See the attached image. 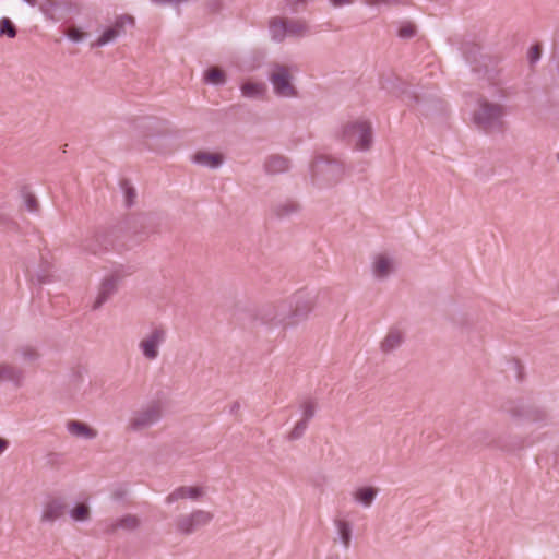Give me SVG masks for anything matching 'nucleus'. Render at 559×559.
<instances>
[{"label": "nucleus", "instance_id": "nucleus-20", "mask_svg": "<svg viewBox=\"0 0 559 559\" xmlns=\"http://www.w3.org/2000/svg\"><path fill=\"white\" fill-rule=\"evenodd\" d=\"M139 525L140 520L138 519V516L133 514H127L118 519L116 522L111 523L106 531L108 534H114L118 528L126 531H134L139 527Z\"/></svg>", "mask_w": 559, "mask_h": 559}, {"label": "nucleus", "instance_id": "nucleus-34", "mask_svg": "<svg viewBox=\"0 0 559 559\" xmlns=\"http://www.w3.org/2000/svg\"><path fill=\"white\" fill-rule=\"evenodd\" d=\"M117 32L114 31L111 26L107 27L102 35L96 39V41L92 43V47H103L108 44L115 43L118 39Z\"/></svg>", "mask_w": 559, "mask_h": 559}, {"label": "nucleus", "instance_id": "nucleus-40", "mask_svg": "<svg viewBox=\"0 0 559 559\" xmlns=\"http://www.w3.org/2000/svg\"><path fill=\"white\" fill-rule=\"evenodd\" d=\"M307 428H308V423L300 419L295 425V427L292 429V431L288 433V436H287L288 440L295 441V440L300 439L305 435V431L307 430Z\"/></svg>", "mask_w": 559, "mask_h": 559}, {"label": "nucleus", "instance_id": "nucleus-21", "mask_svg": "<svg viewBox=\"0 0 559 559\" xmlns=\"http://www.w3.org/2000/svg\"><path fill=\"white\" fill-rule=\"evenodd\" d=\"M300 211V204L294 200H286L273 206V213L277 218H288Z\"/></svg>", "mask_w": 559, "mask_h": 559}, {"label": "nucleus", "instance_id": "nucleus-22", "mask_svg": "<svg viewBox=\"0 0 559 559\" xmlns=\"http://www.w3.org/2000/svg\"><path fill=\"white\" fill-rule=\"evenodd\" d=\"M403 342V333L397 329H391L384 340L381 342V350L383 353H391L399 348Z\"/></svg>", "mask_w": 559, "mask_h": 559}, {"label": "nucleus", "instance_id": "nucleus-31", "mask_svg": "<svg viewBox=\"0 0 559 559\" xmlns=\"http://www.w3.org/2000/svg\"><path fill=\"white\" fill-rule=\"evenodd\" d=\"M373 272L377 277H386L391 272V260L384 255L378 257L374 262Z\"/></svg>", "mask_w": 559, "mask_h": 559}, {"label": "nucleus", "instance_id": "nucleus-54", "mask_svg": "<svg viewBox=\"0 0 559 559\" xmlns=\"http://www.w3.org/2000/svg\"><path fill=\"white\" fill-rule=\"evenodd\" d=\"M115 497H116V498H121V497H122V493H121V492H115Z\"/></svg>", "mask_w": 559, "mask_h": 559}, {"label": "nucleus", "instance_id": "nucleus-37", "mask_svg": "<svg viewBox=\"0 0 559 559\" xmlns=\"http://www.w3.org/2000/svg\"><path fill=\"white\" fill-rule=\"evenodd\" d=\"M121 189L123 190V193H124L126 205L128 207H131L134 204L135 198H136L135 189L131 186L130 181L127 179H123L121 181Z\"/></svg>", "mask_w": 559, "mask_h": 559}, {"label": "nucleus", "instance_id": "nucleus-10", "mask_svg": "<svg viewBox=\"0 0 559 559\" xmlns=\"http://www.w3.org/2000/svg\"><path fill=\"white\" fill-rule=\"evenodd\" d=\"M167 330L163 325H153L150 333L139 343L142 355L147 360H155L159 355V347L166 342Z\"/></svg>", "mask_w": 559, "mask_h": 559}, {"label": "nucleus", "instance_id": "nucleus-6", "mask_svg": "<svg viewBox=\"0 0 559 559\" xmlns=\"http://www.w3.org/2000/svg\"><path fill=\"white\" fill-rule=\"evenodd\" d=\"M286 301L288 305L287 318L289 326L305 321L314 306V297L305 290L295 293L290 299Z\"/></svg>", "mask_w": 559, "mask_h": 559}, {"label": "nucleus", "instance_id": "nucleus-39", "mask_svg": "<svg viewBox=\"0 0 559 559\" xmlns=\"http://www.w3.org/2000/svg\"><path fill=\"white\" fill-rule=\"evenodd\" d=\"M70 516L74 521H86L90 518V509L86 504H78L70 511Z\"/></svg>", "mask_w": 559, "mask_h": 559}, {"label": "nucleus", "instance_id": "nucleus-7", "mask_svg": "<svg viewBox=\"0 0 559 559\" xmlns=\"http://www.w3.org/2000/svg\"><path fill=\"white\" fill-rule=\"evenodd\" d=\"M344 171L345 169L341 162L324 156L317 157L311 166L312 177L321 176L328 186H334L340 182Z\"/></svg>", "mask_w": 559, "mask_h": 559}, {"label": "nucleus", "instance_id": "nucleus-25", "mask_svg": "<svg viewBox=\"0 0 559 559\" xmlns=\"http://www.w3.org/2000/svg\"><path fill=\"white\" fill-rule=\"evenodd\" d=\"M378 495V489L371 486H365L358 488L354 493L356 502L364 507H370Z\"/></svg>", "mask_w": 559, "mask_h": 559}, {"label": "nucleus", "instance_id": "nucleus-24", "mask_svg": "<svg viewBox=\"0 0 559 559\" xmlns=\"http://www.w3.org/2000/svg\"><path fill=\"white\" fill-rule=\"evenodd\" d=\"M242 96L247 98H263L266 92V85L262 82H245L241 87Z\"/></svg>", "mask_w": 559, "mask_h": 559}, {"label": "nucleus", "instance_id": "nucleus-18", "mask_svg": "<svg viewBox=\"0 0 559 559\" xmlns=\"http://www.w3.org/2000/svg\"><path fill=\"white\" fill-rule=\"evenodd\" d=\"M289 169V160L282 155H271L264 162V170L270 175H277Z\"/></svg>", "mask_w": 559, "mask_h": 559}, {"label": "nucleus", "instance_id": "nucleus-47", "mask_svg": "<svg viewBox=\"0 0 559 559\" xmlns=\"http://www.w3.org/2000/svg\"><path fill=\"white\" fill-rule=\"evenodd\" d=\"M59 459H60V455H59L58 453H53V452H52V453H49V454L47 455V462H48L49 464H51V465H52V464H57V463H58V461H59Z\"/></svg>", "mask_w": 559, "mask_h": 559}, {"label": "nucleus", "instance_id": "nucleus-27", "mask_svg": "<svg viewBox=\"0 0 559 559\" xmlns=\"http://www.w3.org/2000/svg\"><path fill=\"white\" fill-rule=\"evenodd\" d=\"M308 32L309 28L305 21L286 19V36L302 37Z\"/></svg>", "mask_w": 559, "mask_h": 559}, {"label": "nucleus", "instance_id": "nucleus-44", "mask_svg": "<svg viewBox=\"0 0 559 559\" xmlns=\"http://www.w3.org/2000/svg\"><path fill=\"white\" fill-rule=\"evenodd\" d=\"M366 4L368 5H391V4H397V3H405L406 0H364Z\"/></svg>", "mask_w": 559, "mask_h": 559}, {"label": "nucleus", "instance_id": "nucleus-23", "mask_svg": "<svg viewBox=\"0 0 559 559\" xmlns=\"http://www.w3.org/2000/svg\"><path fill=\"white\" fill-rule=\"evenodd\" d=\"M67 429L70 433L85 439H94L97 436L96 430L79 420H69L67 423Z\"/></svg>", "mask_w": 559, "mask_h": 559}, {"label": "nucleus", "instance_id": "nucleus-2", "mask_svg": "<svg viewBox=\"0 0 559 559\" xmlns=\"http://www.w3.org/2000/svg\"><path fill=\"white\" fill-rule=\"evenodd\" d=\"M507 106L490 102L485 97L477 100V108L473 112V123L477 130L485 134H503L507 130Z\"/></svg>", "mask_w": 559, "mask_h": 559}, {"label": "nucleus", "instance_id": "nucleus-33", "mask_svg": "<svg viewBox=\"0 0 559 559\" xmlns=\"http://www.w3.org/2000/svg\"><path fill=\"white\" fill-rule=\"evenodd\" d=\"M59 9V3L57 0H43L39 3L40 12L48 19L53 22L58 21L55 16L56 11Z\"/></svg>", "mask_w": 559, "mask_h": 559}, {"label": "nucleus", "instance_id": "nucleus-28", "mask_svg": "<svg viewBox=\"0 0 559 559\" xmlns=\"http://www.w3.org/2000/svg\"><path fill=\"white\" fill-rule=\"evenodd\" d=\"M340 540L345 549L349 548L352 542V526L347 521H335Z\"/></svg>", "mask_w": 559, "mask_h": 559}, {"label": "nucleus", "instance_id": "nucleus-35", "mask_svg": "<svg viewBox=\"0 0 559 559\" xmlns=\"http://www.w3.org/2000/svg\"><path fill=\"white\" fill-rule=\"evenodd\" d=\"M22 197L24 198V205L29 213H38L39 204L36 197L31 193L26 187L21 190Z\"/></svg>", "mask_w": 559, "mask_h": 559}, {"label": "nucleus", "instance_id": "nucleus-4", "mask_svg": "<svg viewBox=\"0 0 559 559\" xmlns=\"http://www.w3.org/2000/svg\"><path fill=\"white\" fill-rule=\"evenodd\" d=\"M502 409L514 420L535 424L538 427H545L551 423L547 411L537 405L508 401L503 404Z\"/></svg>", "mask_w": 559, "mask_h": 559}, {"label": "nucleus", "instance_id": "nucleus-29", "mask_svg": "<svg viewBox=\"0 0 559 559\" xmlns=\"http://www.w3.org/2000/svg\"><path fill=\"white\" fill-rule=\"evenodd\" d=\"M134 26V17L128 14L119 15L111 25L118 37L126 35L127 27Z\"/></svg>", "mask_w": 559, "mask_h": 559}, {"label": "nucleus", "instance_id": "nucleus-38", "mask_svg": "<svg viewBox=\"0 0 559 559\" xmlns=\"http://www.w3.org/2000/svg\"><path fill=\"white\" fill-rule=\"evenodd\" d=\"M300 408L302 411L301 420L309 423L314 417L317 404L313 400L308 399L301 403Z\"/></svg>", "mask_w": 559, "mask_h": 559}, {"label": "nucleus", "instance_id": "nucleus-16", "mask_svg": "<svg viewBox=\"0 0 559 559\" xmlns=\"http://www.w3.org/2000/svg\"><path fill=\"white\" fill-rule=\"evenodd\" d=\"M192 160L200 166L207 167L210 169H217L224 163V155L222 153L199 151L193 155Z\"/></svg>", "mask_w": 559, "mask_h": 559}, {"label": "nucleus", "instance_id": "nucleus-30", "mask_svg": "<svg viewBox=\"0 0 559 559\" xmlns=\"http://www.w3.org/2000/svg\"><path fill=\"white\" fill-rule=\"evenodd\" d=\"M204 81L212 85H224L226 83V75L223 70L212 67L206 70Z\"/></svg>", "mask_w": 559, "mask_h": 559}, {"label": "nucleus", "instance_id": "nucleus-1", "mask_svg": "<svg viewBox=\"0 0 559 559\" xmlns=\"http://www.w3.org/2000/svg\"><path fill=\"white\" fill-rule=\"evenodd\" d=\"M143 217L128 218L109 227L97 228L91 237L82 241V249L92 254L109 251L122 252L143 241L147 234L139 228Z\"/></svg>", "mask_w": 559, "mask_h": 559}, {"label": "nucleus", "instance_id": "nucleus-36", "mask_svg": "<svg viewBox=\"0 0 559 559\" xmlns=\"http://www.w3.org/2000/svg\"><path fill=\"white\" fill-rule=\"evenodd\" d=\"M17 34V29L14 23L9 17H2L0 20V35L8 38H14Z\"/></svg>", "mask_w": 559, "mask_h": 559}, {"label": "nucleus", "instance_id": "nucleus-50", "mask_svg": "<svg viewBox=\"0 0 559 559\" xmlns=\"http://www.w3.org/2000/svg\"><path fill=\"white\" fill-rule=\"evenodd\" d=\"M37 280H38L39 284H46L51 281L49 275H44V274H38Z\"/></svg>", "mask_w": 559, "mask_h": 559}, {"label": "nucleus", "instance_id": "nucleus-12", "mask_svg": "<svg viewBox=\"0 0 559 559\" xmlns=\"http://www.w3.org/2000/svg\"><path fill=\"white\" fill-rule=\"evenodd\" d=\"M269 79L276 95L282 97L297 96V90L292 83L293 76L285 66L275 64Z\"/></svg>", "mask_w": 559, "mask_h": 559}, {"label": "nucleus", "instance_id": "nucleus-14", "mask_svg": "<svg viewBox=\"0 0 559 559\" xmlns=\"http://www.w3.org/2000/svg\"><path fill=\"white\" fill-rule=\"evenodd\" d=\"M24 380V369L9 361L0 362V384L11 383L15 389H19L23 385Z\"/></svg>", "mask_w": 559, "mask_h": 559}, {"label": "nucleus", "instance_id": "nucleus-9", "mask_svg": "<svg viewBox=\"0 0 559 559\" xmlns=\"http://www.w3.org/2000/svg\"><path fill=\"white\" fill-rule=\"evenodd\" d=\"M287 310L288 305L287 301L284 300L276 305H265L259 309L255 320L270 328L278 325L286 328L289 326Z\"/></svg>", "mask_w": 559, "mask_h": 559}, {"label": "nucleus", "instance_id": "nucleus-41", "mask_svg": "<svg viewBox=\"0 0 559 559\" xmlns=\"http://www.w3.org/2000/svg\"><path fill=\"white\" fill-rule=\"evenodd\" d=\"M66 36L73 43H80L87 36V34L76 26H71L66 33Z\"/></svg>", "mask_w": 559, "mask_h": 559}, {"label": "nucleus", "instance_id": "nucleus-5", "mask_svg": "<svg viewBox=\"0 0 559 559\" xmlns=\"http://www.w3.org/2000/svg\"><path fill=\"white\" fill-rule=\"evenodd\" d=\"M342 139L348 144H355L360 151H368L372 144V128L368 121H353L342 129Z\"/></svg>", "mask_w": 559, "mask_h": 559}, {"label": "nucleus", "instance_id": "nucleus-48", "mask_svg": "<svg viewBox=\"0 0 559 559\" xmlns=\"http://www.w3.org/2000/svg\"><path fill=\"white\" fill-rule=\"evenodd\" d=\"M334 7H343L353 3L354 0H330Z\"/></svg>", "mask_w": 559, "mask_h": 559}, {"label": "nucleus", "instance_id": "nucleus-55", "mask_svg": "<svg viewBox=\"0 0 559 559\" xmlns=\"http://www.w3.org/2000/svg\"><path fill=\"white\" fill-rule=\"evenodd\" d=\"M558 160H559V153H558Z\"/></svg>", "mask_w": 559, "mask_h": 559}, {"label": "nucleus", "instance_id": "nucleus-11", "mask_svg": "<svg viewBox=\"0 0 559 559\" xmlns=\"http://www.w3.org/2000/svg\"><path fill=\"white\" fill-rule=\"evenodd\" d=\"M468 442L469 447L475 450L495 447L506 451H514L523 448V440H518L514 444H507L501 439L496 440L486 429H479L473 432Z\"/></svg>", "mask_w": 559, "mask_h": 559}, {"label": "nucleus", "instance_id": "nucleus-53", "mask_svg": "<svg viewBox=\"0 0 559 559\" xmlns=\"http://www.w3.org/2000/svg\"><path fill=\"white\" fill-rule=\"evenodd\" d=\"M326 559H341V557L338 554H332V555L328 556Z\"/></svg>", "mask_w": 559, "mask_h": 559}, {"label": "nucleus", "instance_id": "nucleus-15", "mask_svg": "<svg viewBox=\"0 0 559 559\" xmlns=\"http://www.w3.org/2000/svg\"><path fill=\"white\" fill-rule=\"evenodd\" d=\"M119 281L120 276L117 274H112L103 280L98 289L97 297L93 304V310L99 309L117 293Z\"/></svg>", "mask_w": 559, "mask_h": 559}, {"label": "nucleus", "instance_id": "nucleus-46", "mask_svg": "<svg viewBox=\"0 0 559 559\" xmlns=\"http://www.w3.org/2000/svg\"><path fill=\"white\" fill-rule=\"evenodd\" d=\"M136 122L139 127L150 128L153 124L154 120L151 117H143L138 119Z\"/></svg>", "mask_w": 559, "mask_h": 559}, {"label": "nucleus", "instance_id": "nucleus-45", "mask_svg": "<svg viewBox=\"0 0 559 559\" xmlns=\"http://www.w3.org/2000/svg\"><path fill=\"white\" fill-rule=\"evenodd\" d=\"M0 225L7 228H13L16 224L11 217L0 211Z\"/></svg>", "mask_w": 559, "mask_h": 559}, {"label": "nucleus", "instance_id": "nucleus-13", "mask_svg": "<svg viewBox=\"0 0 559 559\" xmlns=\"http://www.w3.org/2000/svg\"><path fill=\"white\" fill-rule=\"evenodd\" d=\"M213 519L211 512L204 510H194L190 514H181L176 519L177 531L185 535H190L198 528L207 525Z\"/></svg>", "mask_w": 559, "mask_h": 559}, {"label": "nucleus", "instance_id": "nucleus-17", "mask_svg": "<svg viewBox=\"0 0 559 559\" xmlns=\"http://www.w3.org/2000/svg\"><path fill=\"white\" fill-rule=\"evenodd\" d=\"M66 504L60 499H53L46 503L43 514V522H53L64 514Z\"/></svg>", "mask_w": 559, "mask_h": 559}, {"label": "nucleus", "instance_id": "nucleus-19", "mask_svg": "<svg viewBox=\"0 0 559 559\" xmlns=\"http://www.w3.org/2000/svg\"><path fill=\"white\" fill-rule=\"evenodd\" d=\"M203 490L199 487H186L181 486L175 489L171 493H169L166 498L167 503H173L177 500L185 499V498H191V499H199L202 497Z\"/></svg>", "mask_w": 559, "mask_h": 559}, {"label": "nucleus", "instance_id": "nucleus-32", "mask_svg": "<svg viewBox=\"0 0 559 559\" xmlns=\"http://www.w3.org/2000/svg\"><path fill=\"white\" fill-rule=\"evenodd\" d=\"M14 354L24 362H34L39 358L37 349L29 345H24L15 349Z\"/></svg>", "mask_w": 559, "mask_h": 559}, {"label": "nucleus", "instance_id": "nucleus-52", "mask_svg": "<svg viewBox=\"0 0 559 559\" xmlns=\"http://www.w3.org/2000/svg\"><path fill=\"white\" fill-rule=\"evenodd\" d=\"M25 3H27L28 5L31 7H36L37 5V0H23Z\"/></svg>", "mask_w": 559, "mask_h": 559}, {"label": "nucleus", "instance_id": "nucleus-3", "mask_svg": "<svg viewBox=\"0 0 559 559\" xmlns=\"http://www.w3.org/2000/svg\"><path fill=\"white\" fill-rule=\"evenodd\" d=\"M463 56L472 67V71L478 74L480 79L495 82L498 78L499 70L496 68V61L487 55L480 52L477 44L467 43L462 47Z\"/></svg>", "mask_w": 559, "mask_h": 559}, {"label": "nucleus", "instance_id": "nucleus-42", "mask_svg": "<svg viewBox=\"0 0 559 559\" xmlns=\"http://www.w3.org/2000/svg\"><path fill=\"white\" fill-rule=\"evenodd\" d=\"M416 35V26L412 23H405L399 28V36L403 39L413 38Z\"/></svg>", "mask_w": 559, "mask_h": 559}, {"label": "nucleus", "instance_id": "nucleus-26", "mask_svg": "<svg viewBox=\"0 0 559 559\" xmlns=\"http://www.w3.org/2000/svg\"><path fill=\"white\" fill-rule=\"evenodd\" d=\"M269 31L273 40L281 43L286 37V19L273 17L269 24Z\"/></svg>", "mask_w": 559, "mask_h": 559}, {"label": "nucleus", "instance_id": "nucleus-49", "mask_svg": "<svg viewBox=\"0 0 559 559\" xmlns=\"http://www.w3.org/2000/svg\"><path fill=\"white\" fill-rule=\"evenodd\" d=\"M9 441L0 437V455L9 448Z\"/></svg>", "mask_w": 559, "mask_h": 559}, {"label": "nucleus", "instance_id": "nucleus-51", "mask_svg": "<svg viewBox=\"0 0 559 559\" xmlns=\"http://www.w3.org/2000/svg\"><path fill=\"white\" fill-rule=\"evenodd\" d=\"M240 407V404L238 402H235L233 405H231V408H230V413H236Z\"/></svg>", "mask_w": 559, "mask_h": 559}, {"label": "nucleus", "instance_id": "nucleus-8", "mask_svg": "<svg viewBox=\"0 0 559 559\" xmlns=\"http://www.w3.org/2000/svg\"><path fill=\"white\" fill-rule=\"evenodd\" d=\"M162 417V405L154 402L139 411H135L129 420L128 427L132 431H142L157 424Z\"/></svg>", "mask_w": 559, "mask_h": 559}, {"label": "nucleus", "instance_id": "nucleus-43", "mask_svg": "<svg viewBox=\"0 0 559 559\" xmlns=\"http://www.w3.org/2000/svg\"><path fill=\"white\" fill-rule=\"evenodd\" d=\"M542 56V47L539 44H536L531 47L528 51V60L531 64H535Z\"/></svg>", "mask_w": 559, "mask_h": 559}]
</instances>
